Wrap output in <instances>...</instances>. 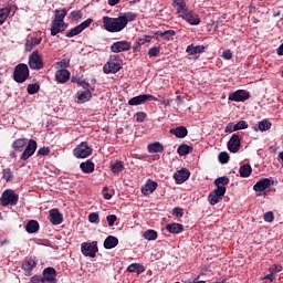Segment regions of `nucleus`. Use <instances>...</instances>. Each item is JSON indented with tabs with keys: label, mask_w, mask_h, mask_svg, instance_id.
Instances as JSON below:
<instances>
[{
	"label": "nucleus",
	"mask_w": 283,
	"mask_h": 283,
	"mask_svg": "<svg viewBox=\"0 0 283 283\" xmlns=\"http://www.w3.org/2000/svg\"><path fill=\"white\" fill-rule=\"evenodd\" d=\"M156 189H158V182L148 179L142 187V193L144 196H150V193H154Z\"/></svg>",
	"instance_id": "4be33fe9"
},
{
	"label": "nucleus",
	"mask_w": 283,
	"mask_h": 283,
	"mask_svg": "<svg viewBox=\"0 0 283 283\" xmlns=\"http://www.w3.org/2000/svg\"><path fill=\"white\" fill-rule=\"evenodd\" d=\"M39 90H41V86H39L36 83L29 84L27 87L28 94H36Z\"/></svg>",
	"instance_id": "ea45409f"
},
{
	"label": "nucleus",
	"mask_w": 283,
	"mask_h": 283,
	"mask_svg": "<svg viewBox=\"0 0 283 283\" xmlns=\"http://www.w3.org/2000/svg\"><path fill=\"white\" fill-rule=\"evenodd\" d=\"M129 50H132V42H128L127 40L117 41L111 45V52L114 54H120V52H129Z\"/></svg>",
	"instance_id": "ddd939ff"
},
{
	"label": "nucleus",
	"mask_w": 283,
	"mask_h": 283,
	"mask_svg": "<svg viewBox=\"0 0 283 283\" xmlns=\"http://www.w3.org/2000/svg\"><path fill=\"white\" fill-rule=\"evenodd\" d=\"M251 98V94L247 90H238L232 92L228 96V101H232L234 103H244Z\"/></svg>",
	"instance_id": "9d476101"
},
{
	"label": "nucleus",
	"mask_w": 283,
	"mask_h": 283,
	"mask_svg": "<svg viewBox=\"0 0 283 283\" xmlns=\"http://www.w3.org/2000/svg\"><path fill=\"white\" fill-rule=\"evenodd\" d=\"M25 231L28 233H36L39 231V221L30 220L25 226Z\"/></svg>",
	"instance_id": "473e14b6"
},
{
	"label": "nucleus",
	"mask_w": 283,
	"mask_h": 283,
	"mask_svg": "<svg viewBox=\"0 0 283 283\" xmlns=\"http://www.w3.org/2000/svg\"><path fill=\"white\" fill-rule=\"evenodd\" d=\"M189 176H191V172L187 168H182L174 174V178L177 185H182V182H187V180H189Z\"/></svg>",
	"instance_id": "aec40b11"
},
{
	"label": "nucleus",
	"mask_w": 283,
	"mask_h": 283,
	"mask_svg": "<svg viewBox=\"0 0 283 283\" xmlns=\"http://www.w3.org/2000/svg\"><path fill=\"white\" fill-rule=\"evenodd\" d=\"M12 147L15 151H23L21 160H28L36 151V140L30 139L28 142V138H19L13 142Z\"/></svg>",
	"instance_id": "f03ea898"
},
{
	"label": "nucleus",
	"mask_w": 283,
	"mask_h": 283,
	"mask_svg": "<svg viewBox=\"0 0 283 283\" xmlns=\"http://www.w3.org/2000/svg\"><path fill=\"white\" fill-rule=\"evenodd\" d=\"M234 127L237 132H240V129H249V123H247V120H239L234 124Z\"/></svg>",
	"instance_id": "c03bdc74"
},
{
	"label": "nucleus",
	"mask_w": 283,
	"mask_h": 283,
	"mask_svg": "<svg viewBox=\"0 0 283 283\" xmlns=\"http://www.w3.org/2000/svg\"><path fill=\"white\" fill-rule=\"evenodd\" d=\"M10 12H12V8L6 7L0 9V25H3L7 19L10 17Z\"/></svg>",
	"instance_id": "7c9ffc66"
},
{
	"label": "nucleus",
	"mask_w": 283,
	"mask_h": 283,
	"mask_svg": "<svg viewBox=\"0 0 283 283\" xmlns=\"http://www.w3.org/2000/svg\"><path fill=\"white\" fill-rule=\"evenodd\" d=\"M55 78L57 83H67L70 81V71L65 69L56 71Z\"/></svg>",
	"instance_id": "b1692460"
},
{
	"label": "nucleus",
	"mask_w": 283,
	"mask_h": 283,
	"mask_svg": "<svg viewBox=\"0 0 283 283\" xmlns=\"http://www.w3.org/2000/svg\"><path fill=\"white\" fill-rule=\"evenodd\" d=\"M39 156H50V147H42L38 150Z\"/></svg>",
	"instance_id": "4d7b16f0"
},
{
	"label": "nucleus",
	"mask_w": 283,
	"mask_h": 283,
	"mask_svg": "<svg viewBox=\"0 0 283 283\" xmlns=\"http://www.w3.org/2000/svg\"><path fill=\"white\" fill-rule=\"evenodd\" d=\"M274 181L269 179V178H262L261 180H259L254 186L253 189L259 192L262 193V191H266V189H271V187H273Z\"/></svg>",
	"instance_id": "dca6fc26"
},
{
	"label": "nucleus",
	"mask_w": 283,
	"mask_h": 283,
	"mask_svg": "<svg viewBox=\"0 0 283 283\" xmlns=\"http://www.w3.org/2000/svg\"><path fill=\"white\" fill-rule=\"evenodd\" d=\"M164 150H165V148L163 147L161 143L155 142V143L148 145L149 154H159Z\"/></svg>",
	"instance_id": "c756f323"
},
{
	"label": "nucleus",
	"mask_w": 283,
	"mask_h": 283,
	"mask_svg": "<svg viewBox=\"0 0 283 283\" xmlns=\"http://www.w3.org/2000/svg\"><path fill=\"white\" fill-rule=\"evenodd\" d=\"M146 43H151V35H143L142 38L137 39L138 45H145Z\"/></svg>",
	"instance_id": "37998d69"
},
{
	"label": "nucleus",
	"mask_w": 283,
	"mask_h": 283,
	"mask_svg": "<svg viewBox=\"0 0 283 283\" xmlns=\"http://www.w3.org/2000/svg\"><path fill=\"white\" fill-rule=\"evenodd\" d=\"M170 134L176 136V138H186V136H187V134H189V132L187 130V127L179 126L177 128L170 129Z\"/></svg>",
	"instance_id": "393cba45"
},
{
	"label": "nucleus",
	"mask_w": 283,
	"mask_h": 283,
	"mask_svg": "<svg viewBox=\"0 0 283 283\" xmlns=\"http://www.w3.org/2000/svg\"><path fill=\"white\" fill-rule=\"evenodd\" d=\"M72 21H78V19H83V12L81 10H75L71 12Z\"/></svg>",
	"instance_id": "09e8293b"
},
{
	"label": "nucleus",
	"mask_w": 283,
	"mask_h": 283,
	"mask_svg": "<svg viewBox=\"0 0 283 283\" xmlns=\"http://www.w3.org/2000/svg\"><path fill=\"white\" fill-rule=\"evenodd\" d=\"M73 156L75 158H88L92 156V147L87 145V142H82L73 149Z\"/></svg>",
	"instance_id": "1a4fd4ad"
},
{
	"label": "nucleus",
	"mask_w": 283,
	"mask_h": 283,
	"mask_svg": "<svg viewBox=\"0 0 283 283\" xmlns=\"http://www.w3.org/2000/svg\"><path fill=\"white\" fill-rule=\"evenodd\" d=\"M143 238L148 241L158 240V232L155 230H146L143 234Z\"/></svg>",
	"instance_id": "c9c22d12"
},
{
	"label": "nucleus",
	"mask_w": 283,
	"mask_h": 283,
	"mask_svg": "<svg viewBox=\"0 0 283 283\" xmlns=\"http://www.w3.org/2000/svg\"><path fill=\"white\" fill-rule=\"evenodd\" d=\"M106 220H107L108 227H114V224L118 220V217H116V214H109L106 217Z\"/></svg>",
	"instance_id": "3c124183"
},
{
	"label": "nucleus",
	"mask_w": 283,
	"mask_h": 283,
	"mask_svg": "<svg viewBox=\"0 0 283 283\" xmlns=\"http://www.w3.org/2000/svg\"><path fill=\"white\" fill-rule=\"evenodd\" d=\"M78 103H87V101H92V91L85 90L84 92H77Z\"/></svg>",
	"instance_id": "cd10ccee"
},
{
	"label": "nucleus",
	"mask_w": 283,
	"mask_h": 283,
	"mask_svg": "<svg viewBox=\"0 0 283 283\" xmlns=\"http://www.w3.org/2000/svg\"><path fill=\"white\" fill-rule=\"evenodd\" d=\"M172 216H176V218H182V216H185V212L182 208L176 207L172 209Z\"/></svg>",
	"instance_id": "864d4df0"
},
{
	"label": "nucleus",
	"mask_w": 283,
	"mask_h": 283,
	"mask_svg": "<svg viewBox=\"0 0 283 283\" xmlns=\"http://www.w3.org/2000/svg\"><path fill=\"white\" fill-rule=\"evenodd\" d=\"M263 220L265 222H273V220H275V216L273 214V211L265 212L263 216Z\"/></svg>",
	"instance_id": "603ef678"
},
{
	"label": "nucleus",
	"mask_w": 283,
	"mask_h": 283,
	"mask_svg": "<svg viewBox=\"0 0 283 283\" xmlns=\"http://www.w3.org/2000/svg\"><path fill=\"white\" fill-rule=\"evenodd\" d=\"M179 17H182L185 21L190 23V25H198L200 23V18L193 11H189V9L184 10V12L179 13Z\"/></svg>",
	"instance_id": "2eb2a0df"
},
{
	"label": "nucleus",
	"mask_w": 283,
	"mask_h": 283,
	"mask_svg": "<svg viewBox=\"0 0 283 283\" xmlns=\"http://www.w3.org/2000/svg\"><path fill=\"white\" fill-rule=\"evenodd\" d=\"M269 271L275 275L282 271V264H273L269 268Z\"/></svg>",
	"instance_id": "8fccbe9b"
},
{
	"label": "nucleus",
	"mask_w": 283,
	"mask_h": 283,
	"mask_svg": "<svg viewBox=\"0 0 283 283\" xmlns=\"http://www.w3.org/2000/svg\"><path fill=\"white\" fill-rule=\"evenodd\" d=\"M57 65H59L60 67H69V65H70V59L63 57V59L57 63Z\"/></svg>",
	"instance_id": "052dcab7"
},
{
	"label": "nucleus",
	"mask_w": 283,
	"mask_h": 283,
	"mask_svg": "<svg viewBox=\"0 0 283 283\" xmlns=\"http://www.w3.org/2000/svg\"><path fill=\"white\" fill-rule=\"evenodd\" d=\"M123 169H125V165L123 164V161H116L111 166V170L113 171V174H120Z\"/></svg>",
	"instance_id": "4c0bfd02"
},
{
	"label": "nucleus",
	"mask_w": 283,
	"mask_h": 283,
	"mask_svg": "<svg viewBox=\"0 0 283 283\" xmlns=\"http://www.w3.org/2000/svg\"><path fill=\"white\" fill-rule=\"evenodd\" d=\"M140 269V264L138 263H133L127 268L128 273H136Z\"/></svg>",
	"instance_id": "6e6d98bb"
},
{
	"label": "nucleus",
	"mask_w": 283,
	"mask_h": 283,
	"mask_svg": "<svg viewBox=\"0 0 283 283\" xmlns=\"http://www.w3.org/2000/svg\"><path fill=\"white\" fill-rule=\"evenodd\" d=\"M103 198L104 200H112V193H109L108 187L103 188Z\"/></svg>",
	"instance_id": "13d9d810"
},
{
	"label": "nucleus",
	"mask_w": 283,
	"mask_h": 283,
	"mask_svg": "<svg viewBox=\"0 0 283 283\" xmlns=\"http://www.w3.org/2000/svg\"><path fill=\"white\" fill-rule=\"evenodd\" d=\"M29 67L31 70H43V56L39 54V51H33L29 56Z\"/></svg>",
	"instance_id": "f8f14e48"
},
{
	"label": "nucleus",
	"mask_w": 283,
	"mask_h": 283,
	"mask_svg": "<svg viewBox=\"0 0 283 283\" xmlns=\"http://www.w3.org/2000/svg\"><path fill=\"white\" fill-rule=\"evenodd\" d=\"M219 163H221V165H227V163H229V153L227 151H222L219 154Z\"/></svg>",
	"instance_id": "a18cd8bd"
},
{
	"label": "nucleus",
	"mask_w": 283,
	"mask_h": 283,
	"mask_svg": "<svg viewBox=\"0 0 283 283\" xmlns=\"http://www.w3.org/2000/svg\"><path fill=\"white\" fill-rule=\"evenodd\" d=\"M94 23V20L92 18H88L86 21L82 22L81 24L74 27L69 32H66V38L72 39V36H77V34H81L83 30H87Z\"/></svg>",
	"instance_id": "9b49d317"
},
{
	"label": "nucleus",
	"mask_w": 283,
	"mask_h": 283,
	"mask_svg": "<svg viewBox=\"0 0 283 283\" xmlns=\"http://www.w3.org/2000/svg\"><path fill=\"white\" fill-rule=\"evenodd\" d=\"M33 48H34V42L32 41V39L27 40L25 51L27 52H32Z\"/></svg>",
	"instance_id": "bf43d9fd"
},
{
	"label": "nucleus",
	"mask_w": 283,
	"mask_h": 283,
	"mask_svg": "<svg viewBox=\"0 0 283 283\" xmlns=\"http://www.w3.org/2000/svg\"><path fill=\"white\" fill-rule=\"evenodd\" d=\"M30 283H43L42 276L34 275L30 279Z\"/></svg>",
	"instance_id": "e2e57ef3"
},
{
	"label": "nucleus",
	"mask_w": 283,
	"mask_h": 283,
	"mask_svg": "<svg viewBox=\"0 0 283 283\" xmlns=\"http://www.w3.org/2000/svg\"><path fill=\"white\" fill-rule=\"evenodd\" d=\"M49 220H50L51 224L56 227L63 222V214L56 208L51 209L49 211Z\"/></svg>",
	"instance_id": "6ab92c4d"
},
{
	"label": "nucleus",
	"mask_w": 283,
	"mask_h": 283,
	"mask_svg": "<svg viewBox=\"0 0 283 283\" xmlns=\"http://www.w3.org/2000/svg\"><path fill=\"white\" fill-rule=\"evenodd\" d=\"M88 222L93 224H98V222H101V217L98 216V212H93L88 214Z\"/></svg>",
	"instance_id": "79ce46f5"
},
{
	"label": "nucleus",
	"mask_w": 283,
	"mask_h": 283,
	"mask_svg": "<svg viewBox=\"0 0 283 283\" xmlns=\"http://www.w3.org/2000/svg\"><path fill=\"white\" fill-rule=\"evenodd\" d=\"M252 171H253V168H251V165H249V164L241 166L239 169V174H240L241 178H249V176H251Z\"/></svg>",
	"instance_id": "2f4dec72"
},
{
	"label": "nucleus",
	"mask_w": 283,
	"mask_h": 283,
	"mask_svg": "<svg viewBox=\"0 0 283 283\" xmlns=\"http://www.w3.org/2000/svg\"><path fill=\"white\" fill-rule=\"evenodd\" d=\"M186 52L187 54H189V56H193V59H198L199 54H205V52H207V46L190 44L187 46Z\"/></svg>",
	"instance_id": "f3484780"
},
{
	"label": "nucleus",
	"mask_w": 283,
	"mask_h": 283,
	"mask_svg": "<svg viewBox=\"0 0 283 283\" xmlns=\"http://www.w3.org/2000/svg\"><path fill=\"white\" fill-rule=\"evenodd\" d=\"M2 178L6 180V182H10L14 179V176L12 175V170L10 168H6L2 170Z\"/></svg>",
	"instance_id": "58836bf2"
},
{
	"label": "nucleus",
	"mask_w": 283,
	"mask_h": 283,
	"mask_svg": "<svg viewBox=\"0 0 283 283\" xmlns=\"http://www.w3.org/2000/svg\"><path fill=\"white\" fill-rule=\"evenodd\" d=\"M148 56H149V59H154L156 56H160V48L153 46L151 49H149L148 50Z\"/></svg>",
	"instance_id": "a19ab883"
},
{
	"label": "nucleus",
	"mask_w": 283,
	"mask_h": 283,
	"mask_svg": "<svg viewBox=\"0 0 283 283\" xmlns=\"http://www.w3.org/2000/svg\"><path fill=\"white\" fill-rule=\"evenodd\" d=\"M222 56L226 61H231V59H233V53H231V50H226L223 51Z\"/></svg>",
	"instance_id": "680f3d73"
},
{
	"label": "nucleus",
	"mask_w": 283,
	"mask_h": 283,
	"mask_svg": "<svg viewBox=\"0 0 283 283\" xmlns=\"http://www.w3.org/2000/svg\"><path fill=\"white\" fill-rule=\"evenodd\" d=\"M175 35H176V31L174 30H168L160 33V36H163L166 41H169V39H171V36H175Z\"/></svg>",
	"instance_id": "de8ad7c7"
},
{
	"label": "nucleus",
	"mask_w": 283,
	"mask_h": 283,
	"mask_svg": "<svg viewBox=\"0 0 283 283\" xmlns=\"http://www.w3.org/2000/svg\"><path fill=\"white\" fill-rule=\"evenodd\" d=\"M273 124H271V122L269 119H263L259 123L258 129L260 132H269V129H271Z\"/></svg>",
	"instance_id": "e433bc0d"
},
{
	"label": "nucleus",
	"mask_w": 283,
	"mask_h": 283,
	"mask_svg": "<svg viewBox=\"0 0 283 283\" xmlns=\"http://www.w3.org/2000/svg\"><path fill=\"white\" fill-rule=\"evenodd\" d=\"M138 15L134 12H125L117 18H111L105 15L103 18V28L106 30V32H123L124 29L127 28L128 23H132V21H136V18Z\"/></svg>",
	"instance_id": "f257e3e1"
},
{
	"label": "nucleus",
	"mask_w": 283,
	"mask_h": 283,
	"mask_svg": "<svg viewBox=\"0 0 283 283\" xmlns=\"http://www.w3.org/2000/svg\"><path fill=\"white\" fill-rule=\"evenodd\" d=\"M172 6L174 8H177L178 14L187 10V3L185 2V0H172Z\"/></svg>",
	"instance_id": "72a5a7b5"
},
{
	"label": "nucleus",
	"mask_w": 283,
	"mask_h": 283,
	"mask_svg": "<svg viewBox=\"0 0 283 283\" xmlns=\"http://www.w3.org/2000/svg\"><path fill=\"white\" fill-rule=\"evenodd\" d=\"M168 233H182L185 231V226L180 223H169L166 226Z\"/></svg>",
	"instance_id": "a878e982"
},
{
	"label": "nucleus",
	"mask_w": 283,
	"mask_h": 283,
	"mask_svg": "<svg viewBox=\"0 0 283 283\" xmlns=\"http://www.w3.org/2000/svg\"><path fill=\"white\" fill-rule=\"evenodd\" d=\"M65 17H67L66 9H56L51 24V35L56 36L60 32H65L67 24L65 23Z\"/></svg>",
	"instance_id": "20e7f679"
},
{
	"label": "nucleus",
	"mask_w": 283,
	"mask_h": 283,
	"mask_svg": "<svg viewBox=\"0 0 283 283\" xmlns=\"http://www.w3.org/2000/svg\"><path fill=\"white\" fill-rule=\"evenodd\" d=\"M115 247H118V238L114 235H108L104 241V248L105 249H115Z\"/></svg>",
	"instance_id": "bb28decb"
},
{
	"label": "nucleus",
	"mask_w": 283,
	"mask_h": 283,
	"mask_svg": "<svg viewBox=\"0 0 283 283\" xmlns=\"http://www.w3.org/2000/svg\"><path fill=\"white\" fill-rule=\"evenodd\" d=\"M279 56H283V43L277 49Z\"/></svg>",
	"instance_id": "774afa93"
},
{
	"label": "nucleus",
	"mask_w": 283,
	"mask_h": 283,
	"mask_svg": "<svg viewBox=\"0 0 283 283\" xmlns=\"http://www.w3.org/2000/svg\"><path fill=\"white\" fill-rule=\"evenodd\" d=\"M224 132H226V134H233V132H237L235 124L229 123V124L226 126Z\"/></svg>",
	"instance_id": "5fc2aeb1"
},
{
	"label": "nucleus",
	"mask_w": 283,
	"mask_h": 283,
	"mask_svg": "<svg viewBox=\"0 0 283 283\" xmlns=\"http://www.w3.org/2000/svg\"><path fill=\"white\" fill-rule=\"evenodd\" d=\"M135 118L137 123H145V118H147V113L138 112L135 114Z\"/></svg>",
	"instance_id": "49530a36"
},
{
	"label": "nucleus",
	"mask_w": 283,
	"mask_h": 283,
	"mask_svg": "<svg viewBox=\"0 0 283 283\" xmlns=\"http://www.w3.org/2000/svg\"><path fill=\"white\" fill-rule=\"evenodd\" d=\"M262 280H269L270 282H273L275 280V274L270 272L268 275H265Z\"/></svg>",
	"instance_id": "0e129e2a"
},
{
	"label": "nucleus",
	"mask_w": 283,
	"mask_h": 283,
	"mask_svg": "<svg viewBox=\"0 0 283 283\" xmlns=\"http://www.w3.org/2000/svg\"><path fill=\"white\" fill-rule=\"evenodd\" d=\"M94 163L92 160H86L84 163H81L80 168L84 174H93L94 171Z\"/></svg>",
	"instance_id": "c85d7f7f"
},
{
	"label": "nucleus",
	"mask_w": 283,
	"mask_h": 283,
	"mask_svg": "<svg viewBox=\"0 0 283 283\" xmlns=\"http://www.w3.org/2000/svg\"><path fill=\"white\" fill-rule=\"evenodd\" d=\"M227 185H229V177H219L214 180V187H217V189L208 196L210 205L214 206L221 202L222 198H224V193H227Z\"/></svg>",
	"instance_id": "7ed1b4c3"
},
{
	"label": "nucleus",
	"mask_w": 283,
	"mask_h": 283,
	"mask_svg": "<svg viewBox=\"0 0 283 283\" xmlns=\"http://www.w3.org/2000/svg\"><path fill=\"white\" fill-rule=\"evenodd\" d=\"M147 101H158V97H156L154 95H147V94L138 95V96L130 98L128 101V105H132V106L143 105V104L147 103Z\"/></svg>",
	"instance_id": "4468645a"
},
{
	"label": "nucleus",
	"mask_w": 283,
	"mask_h": 283,
	"mask_svg": "<svg viewBox=\"0 0 283 283\" xmlns=\"http://www.w3.org/2000/svg\"><path fill=\"white\" fill-rule=\"evenodd\" d=\"M0 202L2 207H8V205L14 207L19 202V195L14 193V190H6L0 198Z\"/></svg>",
	"instance_id": "0eeeda50"
},
{
	"label": "nucleus",
	"mask_w": 283,
	"mask_h": 283,
	"mask_svg": "<svg viewBox=\"0 0 283 283\" xmlns=\"http://www.w3.org/2000/svg\"><path fill=\"white\" fill-rule=\"evenodd\" d=\"M31 41H33V45H40L42 39L41 38H31Z\"/></svg>",
	"instance_id": "338daca9"
},
{
	"label": "nucleus",
	"mask_w": 283,
	"mask_h": 283,
	"mask_svg": "<svg viewBox=\"0 0 283 283\" xmlns=\"http://www.w3.org/2000/svg\"><path fill=\"white\" fill-rule=\"evenodd\" d=\"M30 78V69L28 64L20 63L14 67L13 81L15 83H25Z\"/></svg>",
	"instance_id": "423d86ee"
},
{
	"label": "nucleus",
	"mask_w": 283,
	"mask_h": 283,
	"mask_svg": "<svg viewBox=\"0 0 283 283\" xmlns=\"http://www.w3.org/2000/svg\"><path fill=\"white\" fill-rule=\"evenodd\" d=\"M80 87H83L84 90H90V83L85 81H80L78 82Z\"/></svg>",
	"instance_id": "69168bd1"
},
{
	"label": "nucleus",
	"mask_w": 283,
	"mask_h": 283,
	"mask_svg": "<svg viewBox=\"0 0 283 283\" xmlns=\"http://www.w3.org/2000/svg\"><path fill=\"white\" fill-rule=\"evenodd\" d=\"M36 269V261L34 259H29L27 261H23L22 263V270L24 271V275L30 277L32 275V271Z\"/></svg>",
	"instance_id": "5701e85b"
},
{
	"label": "nucleus",
	"mask_w": 283,
	"mask_h": 283,
	"mask_svg": "<svg viewBox=\"0 0 283 283\" xmlns=\"http://www.w3.org/2000/svg\"><path fill=\"white\" fill-rule=\"evenodd\" d=\"M240 136H238V134H233L228 143L229 151L238 154V151H240Z\"/></svg>",
	"instance_id": "412c9836"
},
{
	"label": "nucleus",
	"mask_w": 283,
	"mask_h": 283,
	"mask_svg": "<svg viewBox=\"0 0 283 283\" xmlns=\"http://www.w3.org/2000/svg\"><path fill=\"white\" fill-rule=\"evenodd\" d=\"M193 151V147L184 144L180 145L177 149V154H179V156H187V154H191Z\"/></svg>",
	"instance_id": "f704fd0d"
},
{
	"label": "nucleus",
	"mask_w": 283,
	"mask_h": 283,
	"mask_svg": "<svg viewBox=\"0 0 283 283\" xmlns=\"http://www.w3.org/2000/svg\"><path fill=\"white\" fill-rule=\"evenodd\" d=\"M43 283H56V270L54 268H46L43 270Z\"/></svg>",
	"instance_id": "a211bd4d"
},
{
	"label": "nucleus",
	"mask_w": 283,
	"mask_h": 283,
	"mask_svg": "<svg viewBox=\"0 0 283 283\" xmlns=\"http://www.w3.org/2000/svg\"><path fill=\"white\" fill-rule=\"evenodd\" d=\"M120 70H123V59L118 54L111 55L103 66L104 74H117Z\"/></svg>",
	"instance_id": "39448f33"
},
{
	"label": "nucleus",
	"mask_w": 283,
	"mask_h": 283,
	"mask_svg": "<svg viewBox=\"0 0 283 283\" xmlns=\"http://www.w3.org/2000/svg\"><path fill=\"white\" fill-rule=\"evenodd\" d=\"M81 252L85 258H96V253H98V242H83L81 244Z\"/></svg>",
	"instance_id": "6e6552de"
}]
</instances>
